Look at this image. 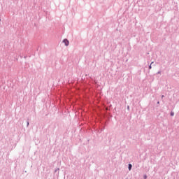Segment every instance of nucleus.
<instances>
[{"label":"nucleus","instance_id":"5","mask_svg":"<svg viewBox=\"0 0 179 179\" xmlns=\"http://www.w3.org/2000/svg\"><path fill=\"white\" fill-rule=\"evenodd\" d=\"M162 98H163V97H164V95H162Z\"/></svg>","mask_w":179,"mask_h":179},{"label":"nucleus","instance_id":"2","mask_svg":"<svg viewBox=\"0 0 179 179\" xmlns=\"http://www.w3.org/2000/svg\"><path fill=\"white\" fill-rule=\"evenodd\" d=\"M132 169V165L131 164H129V170L131 171Z\"/></svg>","mask_w":179,"mask_h":179},{"label":"nucleus","instance_id":"1","mask_svg":"<svg viewBox=\"0 0 179 179\" xmlns=\"http://www.w3.org/2000/svg\"><path fill=\"white\" fill-rule=\"evenodd\" d=\"M63 43L65 44V45H66V47H68V45H69V41H68V39H64V40L63 41Z\"/></svg>","mask_w":179,"mask_h":179},{"label":"nucleus","instance_id":"6","mask_svg":"<svg viewBox=\"0 0 179 179\" xmlns=\"http://www.w3.org/2000/svg\"><path fill=\"white\" fill-rule=\"evenodd\" d=\"M144 178L146 179V176H144Z\"/></svg>","mask_w":179,"mask_h":179},{"label":"nucleus","instance_id":"7","mask_svg":"<svg viewBox=\"0 0 179 179\" xmlns=\"http://www.w3.org/2000/svg\"><path fill=\"white\" fill-rule=\"evenodd\" d=\"M152 64H153V62L151 63V65H152Z\"/></svg>","mask_w":179,"mask_h":179},{"label":"nucleus","instance_id":"4","mask_svg":"<svg viewBox=\"0 0 179 179\" xmlns=\"http://www.w3.org/2000/svg\"><path fill=\"white\" fill-rule=\"evenodd\" d=\"M149 69H152V65L149 66Z\"/></svg>","mask_w":179,"mask_h":179},{"label":"nucleus","instance_id":"8","mask_svg":"<svg viewBox=\"0 0 179 179\" xmlns=\"http://www.w3.org/2000/svg\"><path fill=\"white\" fill-rule=\"evenodd\" d=\"M27 125H29V122L27 123Z\"/></svg>","mask_w":179,"mask_h":179},{"label":"nucleus","instance_id":"3","mask_svg":"<svg viewBox=\"0 0 179 179\" xmlns=\"http://www.w3.org/2000/svg\"><path fill=\"white\" fill-rule=\"evenodd\" d=\"M171 115L173 117L174 115V112H171Z\"/></svg>","mask_w":179,"mask_h":179}]
</instances>
